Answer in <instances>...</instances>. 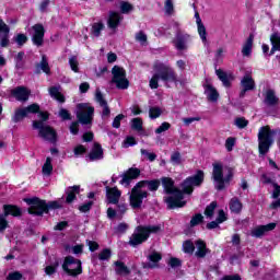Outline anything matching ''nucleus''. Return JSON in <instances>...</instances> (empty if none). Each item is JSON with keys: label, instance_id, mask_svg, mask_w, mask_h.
I'll list each match as a JSON object with an SVG mask.
<instances>
[{"label": "nucleus", "instance_id": "1", "mask_svg": "<svg viewBox=\"0 0 280 280\" xmlns=\"http://www.w3.org/2000/svg\"><path fill=\"white\" fill-rule=\"evenodd\" d=\"M153 69L155 73L149 81L150 89H159V80H162V82L165 83L173 82L175 85L178 84V73H176V70H174L172 66L165 65L163 62H156L154 63Z\"/></svg>", "mask_w": 280, "mask_h": 280}, {"label": "nucleus", "instance_id": "2", "mask_svg": "<svg viewBox=\"0 0 280 280\" xmlns=\"http://www.w3.org/2000/svg\"><path fill=\"white\" fill-rule=\"evenodd\" d=\"M24 202L28 205L27 213L28 215H34L37 218H43L44 214L49 213L51 210L62 209V205L57 201H48L40 199L38 197L24 198Z\"/></svg>", "mask_w": 280, "mask_h": 280}, {"label": "nucleus", "instance_id": "3", "mask_svg": "<svg viewBox=\"0 0 280 280\" xmlns=\"http://www.w3.org/2000/svg\"><path fill=\"white\" fill-rule=\"evenodd\" d=\"M77 119L72 121L69 130L71 135H79L80 133V124L82 126H91L93 124V115H95V107L90 106L89 103H80L77 105Z\"/></svg>", "mask_w": 280, "mask_h": 280}, {"label": "nucleus", "instance_id": "4", "mask_svg": "<svg viewBox=\"0 0 280 280\" xmlns=\"http://www.w3.org/2000/svg\"><path fill=\"white\" fill-rule=\"evenodd\" d=\"M277 129H271L266 125L259 128L258 131V153L259 156H266L270 152V148L275 144V136Z\"/></svg>", "mask_w": 280, "mask_h": 280}, {"label": "nucleus", "instance_id": "5", "mask_svg": "<svg viewBox=\"0 0 280 280\" xmlns=\"http://www.w3.org/2000/svg\"><path fill=\"white\" fill-rule=\"evenodd\" d=\"M159 231H161V225H138L130 236L129 246H132V248L141 246V244L150 240L152 233H159Z\"/></svg>", "mask_w": 280, "mask_h": 280}, {"label": "nucleus", "instance_id": "6", "mask_svg": "<svg viewBox=\"0 0 280 280\" xmlns=\"http://www.w3.org/2000/svg\"><path fill=\"white\" fill-rule=\"evenodd\" d=\"M233 176V170L229 168L228 174L224 177V166L222 163L212 164V179L217 183V191H224V189H226V185H231Z\"/></svg>", "mask_w": 280, "mask_h": 280}, {"label": "nucleus", "instance_id": "7", "mask_svg": "<svg viewBox=\"0 0 280 280\" xmlns=\"http://www.w3.org/2000/svg\"><path fill=\"white\" fill-rule=\"evenodd\" d=\"M205 183V171L197 170L195 175L188 176L183 180L180 187H184V191L187 196L194 194V187H201Z\"/></svg>", "mask_w": 280, "mask_h": 280}, {"label": "nucleus", "instance_id": "8", "mask_svg": "<svg viewBox=\"0 0 280 280\" xmlns=\"http://www.w3.org/2000/svg\"><path fill=\"white\" fill-rule=\"evenodd\" d=\"M62 270L68 277H80L82 275V260L73 257L66 256L62 264Z\"/></svg>", "mask_w": 280, "mask_h": 280}, {"label": "nucleus", "instance_id": "9", "mask_svg": "<svg viewBox=\"0 0 280 280\" xmlns=\"http://www.w3.org/2000/svg\"><path fill=\"white\" fill-rule=\"evenodd\" d=\"M34 130H39L38 135L45 141H49V143L58 142V132L56 129L49 125H43V121H33Z\"/></svg>", "mask_w": 280, "mask_h": 280}, {"label": "nucleus", "instance_id": "10", "mask_svg": "<svg viewBox=\"0 0 280 280\" xmlns=\"http://www.w3.org/2000/svg\"><path fill=\"white\" fill-rule=\"evenodd\" d=\"M112 84H116V89L125 91L130 86V81L126 78V69L114 66L112 69Z\"/></svg>", "mask_w": 280, "mask_h": 280}, {"label": "nucleus", "instance_id": "11", "mask_svg": "<svg viewBox=\"0 0 280 280\" xmlns=\"http://www.w3.org/2000/svg\"><path fill=\"white\" fill-rule=\"evenodd\" d=\"M38 113V103H33L26 107L15 109L11 117L13 124H19L27 117V115H36Z\"/></svg>", "mask_w": 280, "mask_h": 280}, {"label": "nucleus", "instance_id": "12", "mask_svg": "<svg viewBox=\"0 0 280 280\" xmlns=\"http://www.w3.org/2000/svg\"><path fill=\"white\" fill-rule=\"evenodd\" d=\"M33 35L32 43L35 47H43L45 45V26L40 23H37L32 26Z\"/></svg>", "mask_w": 280, "mask_h": 280}, {"label": "nucleus", "instance_id": "13", "mask_svg": "<svg viewBox=\"0 0 280 280\" xmlns=\"http://www.w3.org/2000/svg\"><path fill=\"white\" fill-rule=\"evenodd\" d=\"M141 176V168L138 167H129L122 175L120 179V185H125V187H130V183L132 180H137Z\"/></svg>", "mask_w": 280, "mask_h": 280}, {"label": "nucleus", "instance_id": "14", "mask_svg": "<svg viewBox=\"0 0 280 280\" xmlns=\"http://www.w3.org/2000/svg\"><path fill=\"white\" fill-rule=\"evenodd\" d=\"M95 102H97V104H100V106L103 108L101 114L102 119L110 117V107L108 106V102L106 101V98H104V94H102V91L100 89H96Z\"/></svg>", "mask_w": 280, "mask_h": 280}, {"label": "nucleus", "instance_id": "15", "mask_svg": "<svg viewBox=\"0 0 280 280\" xmlns=\"http://www.w3.org/2000/svg\"><path fill=\"white\" fill-rule=\"evenodd\" d=\"M148 259L150 262H142V268L144 270H154V268H161V265L159 262L163 259V255L159 252H152Z\"/></svg>", "mask_w": 280, "mask_h": 280}, {"label": "nucleus", "instance_id": "16", "mask_svg": "<svg viewBox=\"0 0 280 280\" xmlns=\"http://www.w3.org/2000/svg\"><path fill=\"white\" fill-rule=\"evenodd\" d=\"M276 229H277V223L275 222L268 223L266 225H258L252 230L250 235L252 237L260 238V237H264L266 233H270V231H275Z\"/></svg>", "mask_w": 280, "mask_h": 280}, {"label": "nucleus", "instance_id": "17", "mask_svg": "<svg viewBox=\"0 0 280 280\" xmlns=\"http://www.w3.org/2000/svg\"><path fill=\"white\" fill-rule=\"evenodd\" d=\"M11 97H15L18 102H27L32 92L25 86H16L11 90Z\"/></svg>", "mask_w": 280, "mask_h": 280}, {"label": "nucleus", "instance_id": "18", "mask_svg": "<svg viewBox=\"0 0 280 280\" xmlns=\"http://www.w3.org/2000/svg\"><path fill=\"white\" fill-rule=\"evenodd\" d=\"M106 199L108 205H119V198H121V190L115 187L106 186Z\"/></svg>", "mask_w": 280, "mask_h": 280}, {"label": "nucleus", "instance_id": "19", "mask_svg": "<svg viewBox=\"0 0 280 280\" xmlns=\"http://www.w3.org/2000/svg\"><path fill=\"white\" fill-rule=\"evenodd\" d=\"M88 159L93 161H102L104 159V149L102 148V144L100 142H94L92 150L88 154Z\"/></svg>", "mask_w": 280, "mask_h": 280}, {"label": "nucleus", "instance_id": "20", "mask_svg": "<svg viewBox=\"0 0 280 280\" xmlns=\"http://www.w3.org/2000/svg\"><path fill=\"white\" fill-rule=\"evenodd\" d=\"M0 34H3L0 39V47H9L10 46V26L5 24V22L0 19Z\"/></svg>", "mask_w": 280, "mask_h": 280}, {"label": "nucleus", "instance_id": "21", "mask_svg": "<svg viewBox=\"0 0 280 280\" xmlns=\"http://www.w3.org/2000/svg\"><path fill=\"white\" fill-rule=\"evenodd\" d=\"M121 21H124V16H121L119 12L110 11L107 20V26L109 27V30H117Z\"/></svg>", "mask_w": 280, "mask_h": 280}, {"label": "nucleus", "instance_id": "22", "mask_svg": "<svg viewBox=\"0 0 280 280\" xmlns=\"http://www.w3.org/2000/svg\"><path fill=\"white\" fill-rule=\"evenodd\" d=\"M264 104H266V106H270V107L279 106L280 100H279L277 93L275 92V90L269 89L266 91Z\"/></svg>", "mask_w": 280, "mask_h": 280}, {"label": "nucleus", "instance_id": "23", "mask_svg": "<svg viewBox=\"0 0 280 280\" xmlns=\"http://www.w3.org/2000/svg\"><path fill=\"white\" fill-rule=\"evenodd\" d=\"M189 38L188 34L177 33L175 39H173V45L178 51H185L187 49V40Z\"/></svg>", "mask_w": 280, "mask_h": 280}, {"label": "nucleus", "instance_id": "24", "mask_svg": "<svg viewBox=\"0 0 280 280\" xmlns=\"http://www.w3.org/2000/svg\"><path fill=\"white\" fill-rule=\"evenodd\" d=\"M203 89L208 102L215 103L218 102V100H220V93L218 92L215 86H213L212 84H205Z\"/></svg>", "mask_w": 280, "mask_h": 280}, {"label": "nucleus", "instance_id": "25", "mask_svg": "<svg viewBox=\"0 0 280 280\" xmlns=\"http://www.w3.org/2000/svg\"><path fill=\"white\" fill-rule=\"evenodd\" d=\"M3 214L5 218L12 215L13 218H21L23 215V210L16 205H3Z\"/></svg>", "mask_w": 280, "mask_h": 280}, {"label": "nucleus", "instance_id": "26", "mask_svg": "<svg viewBox=\"0 0 280 280\" xmlns=\"http://www.w3.org/2000/svg\"><path fill=\"white\" fill-rule=\"evenodd\" d=\"M40 71L46 73V75H51V68L49 67V61H47V57L45 55L42 56L40 62L35 66V74L40 75Z\"/></svg>", "mask_w": 280, "mask_h": 280}, {"label": "nucleus", "instance_id": "27", "mask_svg": "<svg viewBox=\"0 0 280 280\" xmlns=\"http://www.w3.org/2000/svg\"><path fill=\"white\" fill-rule=\"evenodd\" d=\"M78 195H80V185L69 186L66 191V205H72L78 200Z\"/></svg>", "mask_w": 280, "mask_h": 280}, {"label": "nucleus", "instance_id": "28", "mask_svg": "<svg viewBox=\"0 0 280 280\" xmlns=\"http://www.w3.org/2000/svg\"><path fill=\"white\" fill-rule=\"evenodd\" d=\"M197 250L195 253V256L197 259H205L209 253H211V249L207 248V243L202 240L196 241Z\"/></svg>", "mask_w": 280, "mask_h": 280}, {"label": "nucleus", "instance_id": "29", "mask_svg": "<svg viewBox=\"0 0 280 280\" xmlns=\"http://www.w3.org/2000/svg\"><path fill=\"white\" fill-rule=\"evenodd\" d=\"M129 205L132 209H141L143 205V200L141 199V195H139L138 190H132L129 196Z\"/></svg>", "mask_w": 280, "mask_h": 280}, {"label": "nucleus", "instance_id": "30", "mask_svg": "<svg viewBox=\"0 0 280 280\" xmlns=\"http://www.w3.org/2000/svg\"><path fill=\"white\" fill-rule=\"evenodd\" d=\"M165 202L167 205V209H183V207L187 205V201H180V199H176L172 196L167 197Z\"/></svg>", "mask_w": 280, "mask_h": 280}, {"label": "nucleus", "instance_id": "31", "mask_svg": "<svg viewBox=\"0 0 280 280\" xmlns=\"http://www.w3.org/2000/svg\"><path fill=\"white\" fill-rule=\"evenodd\" d=\"M162 187H164L165 194L170 195L176 188L174 179L172 177H162L161 182Z\"/></svg>", "mask_w": 280, "mask_h": 280}, {"label": "nucleus", "instance_id": "32", "mask_svg": "<svg viewBox=\"0 0 280 280\" xmlns=\"http://www.w3.org/2000/svg\"><path fill=\"white\" fill-rule=\"evenodd\" d=\"M48 91H49L50 97H54V100H56L60 104H65V102H67V98L65 97V94H62L60 92L58 86H50Z\"/></svg>", "mask_w": 280, "mask_h": 280}, {"label": "nucleus", "instance_id": "33", "mask_svg": "<svg viewBox=\"0 0 280 280\" xmlns=\"http://www.w3.org/2000/svg\"><path fill=\"white\" fill-rule=\"evenodd\" d=\"M241 86L248 91H255V79L250 74H245L241 80Z\"/></svg>", "mask_w": 280, "mask_h": 280}, {"label": "nucleus", "instance_id": "34", "mask_svg": "<svg viewBox=\"0 0 280 280\" xmlns=\"http://www.w3.org/2000/svg\"><path fill=\"white\" fill-rule=\"evenodd\" d=\"M243 207L244 206L242 205V201H240V198L233 197L230 200L229 208L232 213H242Z\"/></svg>", "mask_w": 280, "mask_h": 280}, {"label": "nucleus", "instance_id": "35", "mask_svg": "<svg viewBox=\"0 0 280 280\" xmlns=\"http://www.w3.org/2000/svg\"><path fill=\"white\" fill-rule=\"evenodd\" d=\"M215 73L219 80L222 82L223 86H225V89H231V79H229V74L222 69L215 70Z\"/></svg>", "mask_w": 280, "mask_h": 280}, {"label": "nucleus", "instance_id": "36", "mask_svg": "<svg viewBox=\"0 0 280 280\" xmlns=\"http://www.w3.org/2000/svg\"><path fill=\"white\" fill-rule=\"evenodd\" d=\"M58 268H60V259L56 258L52 265L45 267L44 272L47 277H51L58 272Z\"/></svg>", "mask_w": 280, "mask_h": 280}, {"label": "nucleus", "instance_id": "37", "mask_svg": "<svg viewBox=\"0 0 280 280\" xmlns=\"http://www.w3.org/2000/svg\"><path fill=\"white\" fill-rule=\"evenodd\" d=\"M253 40H255V35L249 34L242 49L243 56H249L250 54H253Z\"/></svg>", "mask_w": 280, "mask_h": 280}, {"label": "nucleus", "instance_id": "38", "mask_svg": "<svg viewBox=\"0 0 280 280\" xmlns=\"http://www.w3.org/2000/svg\"><path fill=\"white\" fill-rule=\"evenodd\" d=\"M114 266H116V275H130V269L126 266V262L117 260Z\"/></svg>", "mask_w": 280, "mask_h": 280}, {"label": "nucleus", "instance_id": "39", "mask_svg": "<svg viewBox=\"0 0 280 280\" xmlns=\"http://www.w3.org/2000/svg\"><path fill=\"white\" fill-rule=\"evenodd\" d=\"M42 172H43L44 176H51V174L54 172V165L51 164L50 156L46 158V162L44 163V165L42 167Z\"/></svg>", "mask_w": 280, "mask_h": 280}, {"label": "nucleus", "instance_id": "40", "mask_svg": "<svg viewBox=\"0 0 280 280\" xmlns=\"http://www.w3.org/2000/svg\"><path fill=\"white\" fill-rule=\"evenodd\" d=\"M205 222V217L202 213H195L189 222L190 229H195V226H198Z\"/></svg>", "mask_w": 280, "mask_h": 280}, {"label": "nucleus", "instance_id": "41", "mask_svg": "<svg viewBox=\"0 0 280 280\" xmlns=\"http://www.w3.org/2000/svg\"><path fill=\"white\" fill-rule=\"evenodd\" d=\"M196 250V245H194V242L191 240H186L183 243V253L186 255H191Z\"/></svg>", "mask_w": 280, "mask_h": 280}, {"label": "nucleus", "instance_id": "42", "mask_svg": "<svg viewBox=\"0 0 280 280\" xmlns=\"http://www.w3.org/2000/svg\"><path fill=\"white\" fill-rule=\"evenodd\" d=\"M217 208H218V201H212L210 205L206 207L203 211V215H206V218H213Z\"/></svg>", "mask_w": 280, "mask_h": 280}, {"label": "nucleus", "instance_id": "43", "mask_svg": "<svg viewBox=\"0 0 280 280\" xmlns=\"http://www.w3.org/2000/svg\"><path fill=\"white\" fill-rule=\"evenodd\" d=\"M172 191L173 192H168V196H173L175 199L180 200V201H183L185 199V195H187L185 191V186H182V190L179 188L175 187V189Z\"/></svg>", "mask_w": 280, "mask_h": 280}, {"label": "nucleus", "instance_id": "44", "mask_svg": "<svg viewBox=\"0 0 280 280\" xmlns=\"http://www.w3.org/2000/svg\"><path fill=\"white\" fill-rule=\"evenodd\" d=\"M135 10V5L128 1H120V14H130Z\"/></svg>", "mask_w": 280, "mask_h": 280}, {"label": "nucleus", "instance_id": "45", "mask_svg": "<svg viewBox=\"0 0 280 280\" xmlns=\"http://www.w3.org/2000/svg\"><path fill=\"white\" fill-rule=\"evenodd\" d=\"M27 40H30V38L23 33H19L13 37V42L16 43L19 47H23V45H25Z\"/></svg>", "mask_w": 280, "mask_h": 280}, {"label": "nucleus", "instance_id": "46", "mask_svg": "<svg viewBox=\"0 0 280 280\" xmlns=\"http://www.w3.org/2000/svg\"><path fill=\"white\" fill-rule=\"evenodd\" d=\"M163 115V109L159 106H153L149 108V117L150 119H159Z\"/></svg>", "mask_w": 280, "mask_h": 280}, {"label": "nucleus", "instance_id": "47", "mask_svg": "<svg viewBox=\"0 0 280 280\" xmlns=\"http://www.w3.org/2000/svg\"><path fill=\"white\" fill-rule=\"evenodd\" d=\"M147 187L149 191H159V187H161V179H147Z\"/></svg>", "mask_w": 280, "mask_h": 280}, {"label": "nucleus", "instance_id": "48", "mask_svg": "<svg viewBox=\"0 0 280 280\" xmlns=\"http://www.w3.org/2000/svg\"><path fill=\"white\" fill-rule=\"evenodd\" d=\"M110 257H113V250H110V248H104L98 254L100 261H108Z\"/></svg>", "mask_w": 280, "mask_h": 280}, {"label": "nucleus", "instance_id": "49", "mask_svg": "<svg viewBox=\"0 0 280 280\" xmlns=\"http://www.w3.org/2000/svg\"><path fill=\"white\" fill-rule=\"evenodd\" d=\"M197 32L202 40V43H207V27L205 26V23L197 24Z\"/></svg>", "mask_w": 280, "mask_h": 280}, {"label": "nucleus", "instance_id": "50", "mask_svg": "<svg viewBox=\"0 0 280 280\" xmlns=\"http://www.w3.org/2000/svg\"><path fill=\"white\" fill-rule=\"evenodd\" d=\"M131 129L137 130V132H141L143 130V119L133 118L131 120Z\"/></svg>", "mask_w": 280, "mask_h": 280}, {"label": "nucleus", "instance_id": "51", "mask_svg": "<svg viewBox=\"0 0 280 280\" xmlns=\"http://www.w3.org/2000/svg\"><path fill=\"white\" fill-rule=\"evenodd\" d=\"M270 43L275 49H278V51H280V34L279 33L276 32L271 34Z\"/></svg>", "mask_w": 280, "mask_h": 280}, {"label": "nucleus", "instance_id": "52", "mask_svg": "<svg viewBox=\"0 0 280 280\" xmlns=\"http://www.w3.org/2000/svg\"><path fill=\"white\" fill-rule=\"evenodd\" d=\"M102 30H104V23L97 22L92 25V34L97 38L102 35Z\"/></svg>", "mask_w": 280, "mask_h": 280}, {"label": "nucleus", "instance_id": "53", "mask_svg": "<svg viewBox=\"0 0 280 280\" xmlns=\"http://www.w3.org/2000/svg\"><path fill=\"white\" fill-rule=\"evenodd\" d=\"M93 205H95V202L90 200V201L79 206L78 209H79L80 213H89V211H91V209H93Z\"/></svg>", "mask_w": 280, "mask_h": 280}, {"label": "nucleus", "instance_id": "54", "mask_svg": "<svg viewBox=\"0 0 280 280\" xmlns=\"http://www.w3.org/2000/svg\"><path fill=\"white\" fill-rule=\"evenodd\" d=\"M40 120H33V121H42V125L45 126V121L49 120V112H42L40 105H38V112L36 113Z\"/></svg>", "mask_w": 280, "mask_h": 280}, {"label": "nucleus", "instance_id": "55", "mask_svg": "<svg viewBox=\"0 0 280 280\" xmlns=\"http://www.w3.org/2000/svg\"><path fill=\"white\" fill-rule=\"evenodd\" d=\"M171 128H172V125L167 121H164V122L161 124L160 127H158L155 129V135H161L163 132H167V130H170Z\"/></svg>", "mask_w": 280, "mask_h": 280}, {"label": "nucleus", "instance_id": "56", "mask_svg": "<svg viewBox=\"0 0 280 280\" xmlns=\"http://www.w3.org/2000/svg\"><path fill=\"white\" fill-rule=\"evenodd\" d=\"M59 117L62 119V121H70L71 113L67 108H60Z\"/></svg>", "mask_w": 280, "mask_h": 280}, {"label": "nucleus", "instance_id": "57", "mask_svg": "<svg viewBox=\"0 0 280 280\" xmlns=\"http://www.w3.org/2000/svg\"><path fill=\"white\" fill-rule=\"evenodd\" d=\"M125 118H126V115H124V114H118V115L114 118V120H113V122H112V126H113L114 128H116V129L121 128V119H125Z\"/></svg>", "mask_w": 280, "mask_h": 280}, {"label": "nucleus", "instance_id": "58", "mask_svg": "<svg viewBox=\"0 0 280 280\" xmlns=\"http://www.w3.org/2000/svg\"><path fill=\"white\" fill-rule=\"evenodd\" d=\"M235 126L240 128L241 130H244L248 126V120L244 117H238L235 119Z\"/></svg>", "mask_w": 280, "mask_h": 280}, {"label": "nucleus", "instance_id": "59", "mask_svg": "<svg viewBox=\"0 0 280 280\" xmlns=\"http://www.w3.org/2000/svg\"><path fill=\"white\" fill-rule=\"evenodd\" d=\"M168 266L172 268H180V266H183V260L177 257H171L168 260Z\"/></svg>", "mask_w": 280, "mask_h": 280}, {"label": "nucleus", "instance_id": "60", "mask_svg": "<svg viewBox=\"0 0 280 280\" xmlns=\"http://www.w3.org/2000/svg\"><path fill=\"white\" fill-rule=\"evenodd\" d=\"M69 65H70V68L72 69V71H74V73H80V68H79V63H78V58L71 57V58L69 59Z\"/></svg>", "mask_w": 280, "mask_h": 280}, {"label": "nucleus", "instance_id": "61", "mask_svg": "<svg viewBox=\"0 0 280 280\" xmlns=\"http://www.w3.org/2000/svg\"><path fill=\"white\" fill-rule=\"evenodd\" d=\"M73 152L74 156H82V154H86V147H84V144H78Z\"/></svg>", "mask_w": 280, "mask_h": 280}, {"label": "nucleus", "instance_id": "62", "mask_svg": "<svg viewBox=\"0 0 280 280\" xmlns=\"http://www.w3.org/2000/svg\"><path fill=\"white\" fill-rule=\"evenodd\" d=\"M180 152L175 151L171 155V163H173L174 165H180Z\"/></svg>", "mask_w": 280, "mask_h": 280}, {"label": "nucleus", "instance_id": "63", "mask_svg": "<svg viewBox=\"0 0 280 280\" xmlns=\"http://www.w3.org/2000/svg\"><path fill=\"white\" fill-rule=\"evenodd\" d=\"M124 145L126 148H132V145H137V139L132 136H128L124 141Z\"/></svg>", "mask_w": 280, "mask_h": 280}, {"label": "nucleus", "instance_id": "64", "mask_svg": "<svg viewBox=\"0 0 280 280\" xmlns=\"http://www.w3.org/2000/svg\"><path fill=\"white\" fill-rule=\"evenodd\" d=\"M21 279H23V273H21L20 271L10 272L7 277V280H21Z\"/></svg>", "mask_w": 280, "mask_h": 280}]
</instances>
